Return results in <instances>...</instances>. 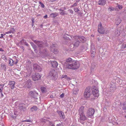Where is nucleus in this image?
<instances>
[{"label":"nucleus","mask_w":126,"mask_h":126,"mask_svg":"<svg viewBox=\"0 0 126 126\" xmlns=\"http://www.w3.org/2000/svg\"><path fill=\"white\" fill-rule=\"evenodd\" d=\"M62 64L65 68L73 70L77 69L80 66L79 63L78 61L74 60L70 58L67 59Z\"/></svg>","instance_id":"1"},{"label":"nucleus","mask_w":126,"mask_h":126,"mask_svg":"<svg viewBox=\"0 0 126 126\" xmlns=\"http://www.w3.org/2000/svg\"><path fill=\"white\" fill-rule=\"evenodd\" d=\"M33 41L37 46L40 53L46 54L47 53L46 47L48 46L47 41H45L44 42L42 41L32 40Z\"/></svg>","instance_id":"2"},{"label":"nucleus","mask_w":126,"mask_h":126,"mask_svg":"<svg viewBox=\"0 0 126 126\" xmlns=\"http://www.w3.org/2000/svg\"><path fill=\"white\" fill-rule=\"evenodd\" d=\"M91 89L89 87L86 88L84 93V97L86 98H89L91 94Z\"/></svg>","instance_id":"3"},{"label":"nucleus","mask_w":126,"mask_h":126,"mask_svg":"<svg viewBox=\"0 0 126 126\" xmlns=\"http://www.w3.org/2000/svg\"><path fill=\"white\" fill-rule=\"evenodd\" d=\"M50 75L51 76V78L53 80H56L57 78V73L55 70L52 69L49 72Z\"/></svg>","instance_id":"4"},{"label":"nucleus","mask_w":126,"mask_h":126,"mask_svg":"<svg viewBox=\"0 0 126 126\" xmlns=\"http://www.w3.org/2000/svg\"><path fill=\"white\" fill-rule=\"evenodd\" d=\"M29 95L35 100H37L39 95L38 93L35 90L30 91L29 93Z\"/></svg>","instance_id":"5"},{"label":"nucleus","mask_w":126,"mask_h":126,"mask_svg":"<svg viewBox=\"0 0 126 126\" xmlns=\"http://www.w3.org/2000/svg\"><path fill=\"white\" fill-rule=\"evenodd\" d=\"M92 91L93 95L94 97H97L99 95V91L98 89L94 86H93L91 91Z\"/></svg>","instance_id":"6"},{"label":"nucleus","mask_w":126,"mask_h":126,"mask_svg":"<svg viewBox=\"0 0 126 126\" xmlns=\"http://www.w3.org/2000/svg\"><path fill=\"white\" fill-rule=\"evenodd\" d=\"M33 66L34 70L36 72H40L42 70L41 67L36 63L34 64Z\"/></svg>","instance_id":"7"},{"label":"nucleus","mask_w":126,"mask_h":126,"mask_svg":"<svg viewBox=\"0 0 126 126\" xmlns=\"http://www.w3.org/2000/svg\"><path fill=\"white\" fill-rule=\"evenodd\" d=\"M94 112V109L93 108H89L86 113L87 116L88 117L91 116L93 115Z\"/></svg>","instance_id":"8"},{"label":"nucleus","mask_w":126,"mask_h":126,"mask_svg":"<svg viewBox=\"0 0 126 126\" xmlns=\"http://www.w3.org/2000/svg\"><path fill=\"white\" fill-rule=\"evenodd\" d=\"M41 77V76L39 73H35L33 74L32 77L33 81H36L40 79Z\"/></svg>","instance_id":"9"},{"label":"nucleus","mask_w":126,"mask_h":126,"mask_svg":"<svg viewBox=\"0 0 126 126\" xmlns=\"http://www.w3.org/2000/svg\"><path fill=\"white\" fill-rule=\"evenodd\" d=\"M23 85L24 87L27 88H30L32 85V81L30 79H29L24 82Z\"/></svg>","instance_id":"10"},{"label":"nucleus","mask_w":126,"mask_h":126,"mask_svg":"<svg viewBox=\"0 0 126 126\" xmlns=\"http://www.w3.org/2000/svg\"><path fill=\"white\" fill-rule=\"evenodd\" d=\"M98 31L100 33L103 34L104 33V29L102 26V25L101 22L99 24L98 26Z\"/></svg>","instance_id":"11"},{"label":"nucleus","mask_w":126,"mask_h":126,"mask_svg":"<svg viewBox=\"0 0 126 126\" xmlns=\"http://www.w3.org/2000/svg\"><path fill=\"white\" fill-rule=\"evenodd\" d=\"M49 63L50 64H51L52 67L54 68H56L58 65L57 62L55 61H52L51 60Z\"/></svg>","instance_id":"12"},{"label":"nucleus","mask_w":126,"mask_h":126,"mask_svg":"<svg viewBox=\"0 0 126 126\" xmlns=\"http://www.w3.org/2000/svg\"><path fill=\"white\" fill-rule=\"evenodd\" d=\"M57 112L61 118L63 119H65V116L63 112L61 111L57 110Z\"/></svg>","instance_id":"13"},{"label":"nucleus","mask_w":126,"mask_h":126,"mask_svg":"<svg viewBox=\"0 0 126 126\" xmlns=\"http://www.w3.org/2000/svg\"><path fill=\"white\" fill-rule=\"evenodd\" d=\"M19 109L21 111H24L26 110V107L25 105L24 104H21L19 105Z\"/></svg>","instance_id":"14"},{"label":"nucleus","mask_w":126,"mask_h":126,"mask_svg":"<svg viewBox=\"0 0 126 126\" xmlns=\"http://www.w3.org/2000/svg\"><path fill=\"white\" fill-rule=\"evenodd\" d=\"M15 82L14 81H11L9 82L8 85H10L11 89H13L15 88Z\"/></svg>","instance_id":"15"},{"label":"nucleus","mask_w":126,"mask_h":126,"mask_svg":"<svg viewBox=\"0 0 126 126\" xmlns=\"http://www.w3.org/2000/svg\"><path fill=\"white\" fill-rule=\"evenodd\" d=\"M79 39L80 42L81 41L82 43H85L86 41V38L83 36L80 35Z\"/></svg>","instance_id":"16"},{"label":"nucleus","mask_w":126,"mask_h":126,"mask_svg":"<svg viewBox=\"0 0 126 126\" xmlns=\"http://www.w3.org/2000/svg\"><path fill=\"white\" fill-rule=\"evenodd\" d=\"M106 2L105 0H99L98 4L101 6L104 5Z\"/></svg>","instance_id":"17"},{"label":"nucleus","mask_w":126,"mask_h":126,"mask_svg":"<svg viewBox=\"0 0 126 126\" xmlns=\"http://www.w3.org/2000/svg\"><path fill=\"white\" fill-rule=\"evenodd\" d=\"M75 47L73 44L70 43L69 46V50L73 51L75 50Z\"/></svg>","instance_id":"18"},{"label":"nucleus","mask_w":126,"mask_h":126,"mask_svg":"<svg viewBox=\"0 0 126 126\" xmlns=\"http://www.w3.org/2000/svg\"><path fill=\"white\" fill-rule=\"evenodd\" d=\"M80 116V121H84L87 119V118L85 115L84 114L79 115Z\"/></svg>","instance_id":"19"},{"label":"nucleus","mask_w":126,"mask_h":126,"mask_svg":"<svg viewBox=\"0 0 126 126\" xmlns=\"http://www.w3.org/2000/svg\"><path fill=\"white\" fill-rule=\"evenodd\" d=\"M115 24L117 25H119L121 22V19L119 18H117L115 19Z\"/></svg>","instance_id":"20"},{"label":"nucleus","mask_w":126,"mask_h":126,"mask_svg":"<svg viewBox=\"0 0 126 126\" xmlns=\"http://www.w3.org/2000/svg\"><path fill=\"white\" fill-rule=\"evenodd\" d=\"M84 107L83 106H81L79 109V114H84L83 113V109Z\"/></svg>","instance_id":"21"},{"label":"nucleus","mask_w":126,"mask_h":126,"mask_svg":"<svg viewBox=\"0 0 126 126\" xmlns=\"http://www.w3.org/2000/svg\"><path fill=\"white\" fill-rule=\"evenodd\" d=\"M80 43V42L79 40H77L74 44L75 48L77 47L79 45V44Z\"/></svg>","instance_id":"22"},{"label":"nucleus","mask_w":126,"mask_h":126,"mask_svg":"<svg viewBox=\"0 0 126 126\" xmlns=\"http://www.w3.org/2000/svg\"><path fill=\"white\" fill-rule=\"evenodd\" d=\"M1 67L2 69H3L4 71H6V65L4 63H1L0 64Z\"/></svg>","instance_id":"23"},{"label":"nucleus","mask_w":126,"mask_h":126,"mask_svg":"<svg viewBox=\"0 0 126 126\" xmlns=\"http://www.w3.org/2000/svg\"><path fill=\"white\" fill-rule=\"evenodd\" d=\"M47 119H49L50 118H46L45 119L42 118L41 119V121L43 122L46 123L47 122H50Z\"/></svg>","instance_id":"24"},{"label":"nucleus","mask_w":126,"mask_h":126,"mask_svg":"<svg viewBox=\"0 0 126 126\" xmlns=\"http://www.w3.org/2000/svg\"><path fill=\"white\" fill-rule=\"evenodd\" d=\"M41 90L42 92L43 93H46L47 91L46 88L44 87H41Z\"/></svg>","instance_id":"25"},{"label":"nucleus","mask_w":126,"mask_h":126,"mask_svg":"<svg viewBox=\"0 0 126 126\" xmlns=\"http://www.w3.org/2000/svg\"><path fill=\"white\" fill-rule=\"evenodd\" d=\"M58 15V14L57 13H53L50 14L52 18L55 17L56 16Z\"/></svg>","instance_id":"26"},{"label":"nucleus","mask_w":126,"mask_h":126,"mask_svg":"<svg viewBox=\"0 0 126 126\" xmlns=\"http://www.w3.org/2000/svg\"><path fill=\"white\" fill-rule=\"evenodd\" d=\"M31 110L32 111H36L37 110V108L36 106H34L31 107Z\"/></svg>","instance_id":"27"},{"label":"nucleus","mask_w":126,"mask_h":126,"mask_svg":"<svg viewBox=\"0 0 126 126\" xmlns=\"http://www.w3.org/2000/svg\"><path fill=\"white\" fill-rule=\"evenodd\" d=\"M56 44H53L52 46H50L51 50H53L54 49L56 48Z\"/></svg>","instance_id":"28"},{"label":"nucleus","mask_w":126,"mask_h":126,"mask_svg":"<svg viewBox=\"0 0 126 126\" xmlns=\"http://www.w3.org/2000/svg\"><path fill=\"white\" fill-rule=\"evenodd\" d=\"M115 34L116 36H118L120 35V32L118 30H116L115 31Z\"/></svg>","instance_id":"29"},{"label":"nucleus","mask_w":126,"mask_h":126,"mask_svg":"<svg viewBox=\"0 0 126 126\" xmlns=\"http://www.w3.org/2000/svg\"><path fill=\"white\" fill-rule=\"evenodd\" d=\"M30 43L33 49H35L36 48H37V46H36L32 42H30Z\"/></svg>","instance_id":"30"},{"label":"nucleus","mask_w":126,"mask_h":126,"mask_svg":"<svg viewBox=\"0 0 126 126\" xmlns=\"http://www.w3.org/2000/svg\"><path fill=\"white\" fill-rule=\"evenodd\" d=\"M95 67V65L94 63H92V64L91 66V71H93L94 70V69Z\"/></svg>","instance_id":"31"},{"label":"nucleus","mask_w":126,"mask_h":126,"mask_svg":"<svg viewBox=\"0 0 126 126\" xmlns=\"http://www.w3.org/2000/svg\"><path fill=\"white\" fill-rule=\"evenodd\" d=\"M116 86H114V87H113V88H110V90L111 92H113L116 89Z\"/></svg>","instance_id":"32"},{"label":"nucleus","mask_w":126,"mask_h":126,"mask_svg":"<svg viewBox=\"0 0 126 126\" xmlns=\"http://www.w3.org/2000/svg\"><path fill=\"white\" fill-rule=\"evenodd\" d=\"M11 60H12V61L9 60V64L10 65L12 66L14 64V61H13L12 59H11Z\"/></svg>","instance_id":"33"},{"label":"nucleus","mask_w":126,"mask_h":126,"mask_svg":"<svg viewBox=\"0 0 126 126\" xmlns=\"http://www.w3.org/2000/svg\"><path fill=\"white\" fill-rule=\"evenodd\" d=\"M51 51L53 52L55 54H56L58 52V50L56 48H55V49H54L53 50Z\"/></svg>","instance_id":"34"},{"label":"nucleus","mask_w":126,"mask_h":126,"mask_svg":"<svg viewBox=\"0 0 126 126\" xmlns=\"http://www.w3.org/2000/svg\"><path fill=\"white\" fill-rule=\"evenodd\" d=\"M11 115L12 118L13 119H15L17 115H14V114H13V113H12L11 114Z\"/></svg>","instance_id":"35"},{"label":"nucleus","mask_w":126,"mask_h":126,"mask_svg":"<svg viewBox=\"0 0 126 126\" xmlns=\"http://www.w3.org/2000/svg\"><path fill=\"white\" fill-rule=\"evenodd\" d=\"M25 40L24 39H22L21 41H20L19 43L21 45H23L25 43Z\"/></svg>","instance_id":"36"},{"label":"nucleus","mask_w":126,"mask_h":126,"mask_svg":"<svg viewBox=\"0 0 126 126\" xmlns=\"http://www.w3.org/2000/svg\"><path fill=\"white\" fill-rule=\"evenodd\" d=\"M80 36V35H79L74 36H73V38L74 39L76 40H78V39H79V38Z\"/></svg>","instance_id":"37"},{"label":"nucleus","mask_w":126,"mask_h":126,"mask_svg":"<svg viewBox=\"0 0 126 126\" xmlns=\"http://www.w3.org/2000/svg\"><path fill=\"white\" fill-rule=\"evenodd\" d=\"M91 53L92 54V57H94V54L95 53V51H94H94H90Z\"/></svg>","instance_id":"38"},{"label":"nucleus","mask_w":126,"mask_h":126,"mask_svg":"<svg viewBox=\"0 0 126 126\" xmlns=\"http://www.w3.org/2000/svg\"><path fill=\"white\" fill-rule=\"evenodd\" d=\"M123 109L124 110H126V102L124 103V104Z\"/></svg>","instance_id":"39"},{"label":"nucleus","mask_w":126,"mask_h":126,"mask_svg":"<svg viewBox=\"0 0 126 126\" xmlns=\"http://www.w3.org/2000/svg\"><path fill=\"white\" fill-rule=\"evenodd\" d=\"M79 91V90H74L73 92V94H77L78 92Z\"/></svg>","instance_id":"40"},{"label":"nucleus","mask_w":126,"mask_h":126,"mask_svg":"<svg viewBox=\"0 0 126 126\" xmlns=\"http://www.w3.org/2000/svg\"><path fill=\"white\" fill-rule=\"evenodd\" d=\"M2 59L4 60H7V57L5 55H2Z\"/></svg>","instance_id":"41"},{"label":"nucleus","mask_w":126,"mask_h":126,"mask_svg":"<svg viewBox=\"0 0 126 126\" xmlns=\"http://www.w3.org/2000/svg\"><path fill=\"white\" fill-rule=\"evenodd\" d=\"M115 8L112 7H110L109 8V10H110V11H113L115 10Z\"/></svg>","instance_id":"42"},{"label":"nucleus","mask_w":126,"mask_h":126,"mask_svg":"<svg viewBox=\"0 0 126 126\" xmlns=\"http://www.w3.org/2000/svg\"><path fill=\"white\" fill-rule=\"evenodd\" d=\"M74 10L76 12H78L79 11V10L77 8H74Z\"/></svg>","instance_id":"43"},{"label":"nucleus","mask_w":126,"mask_h":126,"mask_svg":"<svg viewBox=\"0 0 126 126\" xmlns=\"http://www.w3.org/2000/svg\"><path fill=\"white\" fill-rule=\"evenodd\" d=\"M39 3L40 4L42 8H44V7L45 6L43 3H42L40 2Z\"/></svg>","instance_id":"44"},{"label":"nucleus","mask_w":126,"mask_h":126,"mask_svg":"<svg viewBox=\"0 0 126 126\" xmlns=\"http://www.w3.org/2000/svg\"><path fill=\"white\" fill-rule=\"evenodd\" d=\"M62 78H65V79H66L67 78V76L66 75H63L62 76Z\"/></svg>","instance_id":"45"},{"label":"nucleus","mask_w":126,"mask_h":126,"mask_svg":"<svg viewBox=\"0 0 126 126\" xmlns=\"http://www.w3.org/2000/svg\"><path fill=\"white\" fill-rule=\"evenodd\" d=\"M10 31L12 33H14L15 32V30L14 28H11L10 29Z\"/></svg>","instance_id":"46"},{"label":"nucleus","mask_w":126,"mask_h":126,"mask_svg":"<svg viewBox=\"0 0 126 126\" xmlns=\"http://www.w3.org/2000/svg\"><path fill=\"white\" fill-rule=\"evenodd\" d=\"M110 88H113V87H114V86H116L115 85V84H114V83H113V84H111L110 85Z\"/></svg>","instance_id":"47"},{"label":"nucleus","mask_w":126,"mask_h":126,"mask_svg":"<svg viewBox=\"0 0 126 126\" xmlns=\"http://www.w3.org/2000/svg\"><path fill=\"white\" fill-rule=\"evenodd\" d=\"M56 126H63V125L62 123L61 122V123L57 124Z\"/></svg>","instance_id":"48"},{"label":"nucleus","mask_w":126,"mask_h":126,"mask_svg":"<svg viewBox=\"0 0 126 126\" xmlns=\"http://www.w3.org/2000/svg\"><path fill=\"white\" fill-rule=\"evenodd\" d=\"M23 122H31V121L30 120V119H29V120H27V119L26 120H23L22 121Z\"/></svg>","instance_id":"49"},{"label":"nucleus","mask_w":126,"mask_h":126,"mask_svg":"<svg viewBox=\"0 0 126 126\" xmlns=\"http://www.w3.org/2000/svg\"><path fill=\"white\" fill-rule=\"evenodd\" d=\"M64 94L63 93L60 96V97L61 98H63L64 96Z\"/></svg>","instance_id":"50"},{"label":"nucleus","mask_w":126,"mask_h":126,"mask_svg":"<svg viewBox=\"0 0 126 126\" xmlns=\"http://www.w3.org/2000/svg\"><path fill=\"white\" fill-rule=\"evenodd\" d=\"M117 7L119 9H121L122 8V7L121 5H117Z\"/></svg>","instance_id":"51"},{"label":"nucleus","mask_w":126,"mask_h":126,"mask_svg":"<svg viewBox=\"0 0 126 126\" xmlns=\"http://www.w3.org/2000/svg\"><path fill=\"white\" fill-rule=\"evenodd\" d=\"M60 14L61 15H63L65 14V13H64V12H61L60 13Z\"/></svg>","instance_id":"52"},{"label":"nucleus","mask_w":126,"mask_h":126,"mask_svg":"<svg viewBox=\"0 0 126 126\" xmlns=\"http://www.w3.org/2000/svg\"><path fill=\"white\" fill-rule=\"evenodd\" d=\"M77 5V3H75L73 5H72V7L76 6Z\"/></svg>","instance_id":"53"},{"label":"nucleus","mask_w":126,"mask_h":126,"mask_svg":"<svg viewBox=\"0 0 126 126\" xmlns=\"http://www.w3.org/2000/svg\"><path fill=\"white\" fill-rule=\"evenodd\" d=\"M37 48H35L34 49V51L36 53H37L38 52V50L37 49Z\"/></svg>","instance_id":"54"},{"label":"nucleus","mask_w":126,"mask_h":126,"mask_svg":"<svg viewBox=\"0 0 126 126\" xmlns=\"http://www.w3.org/2000/svg\"><path fill=\"white\" fill-rule=\"evenodd\" d=\"M24 44L27 46L28 47H29V45H28V44L26 42V41L25 40V43H24Z\"/></svg>","instance_id":"55"},{"label":"nucleus","mask_w":126,"mask_h":126,"mask_svg":"<svg viewBox=\"0 0 126 126\" xmlns=\"http://www.w3.org/2000/svg\"><path fill=\"white\" fill-rule=\"evenodd\" d=\"M69 10L70 11V13L71 14H73V10L71 9Z\"/></svg>","instance_id":"56"},{"label":"nucleus","mask_w":126,"mask_h":126,"mask_svg":"<svg viewBox=\"0 0 126 126\" xmlns=\"http://www.w3.org/2000/svg\"><path fill=\"white\" fill-rule=\"evenodd\" d=\"M3 89V87H1V88H0V93H1L2 92V90Z\"/></svg>","instance_id":"57"},{"label":"nucleus","mask_w":126,"mask_h":126,"mask_svg":"<svg viewBox=\"0 0 126 126\" xmlns=\"http://www.w3.org/2000/svg\"><path fill=\"white\" fill-rule=\"evenodd\" d=\"M5 35V34H1V36L0 37V38H3V35Z\"/></svg>","instance_id":"58"},{"label":"nucleus","mask_w":126,"mask_h":126,"mask_svg":"<svg viewBox=\"0 0 126 126\" xmlns=\"http://www.w3.org/2000/svg\"><path fill=\"white\" fill-rule=\"evenodd\" d=\"M11 33H12V32H11V31L10 30L8 32H6L5 33L6 34H8Z\"/></svg>","instance_id":"59"},{"label":"nucleus","mask_w":126,"mask_h":126,"mask_svg":"<svg viewBox=\"0 0 126 126\" xmlns=\"http://www.w3.org/2000/svg\"><path fill=\"white\" fill-rule=\"evenodd\" d=\"M94 51H95V50L94 48H92L91 49V50H90V51H94Z\"/></svg>","instance_id":"60"},{"label":"nucleus","mask_w":126,"mask_h":126,"mask_svg":"<svg viewBox=\"0 0 126 126\" xmlns=\"http://www.w3.org/2000/svg\"><path fill=\"white\" fill-rule=\"evenodd\" d=\"M20 48L22 50H24V47L23 46H20Z\"/></svg>","instance_id":"61"},{"label":"nucleus","mask_w":126,"mask_h":126,"mask_svg":"<svg viewBox=\"0 0 126 126\" xmlns=\"http://www.w3.org/2000/svg\"><path fill=\"white\" fill-rule=\"evenodd\" d=\"M59 10L60 11H62V12H65L64 11V10L62 8L60 9Z\"/></svg>","instance_id":"62"},{"label":"nucleus","mask_w":126,"mask_h":126,"mask_svg":"<svg viewBox=\"0 0 126 126\" xmlns=\"http://www.w3.org/2000/svg\"><path fill=\"white\" fill-rule=\"evenodd\" d=\"M122 47L124 48H126V45L125 44L123 45Z\"/></svg>","instance_id":"63"},{"label":"nucleus","mask_w":126,"mask_h":126,"mask_svg":"<svg viewBox=\"0 0 126 126\" xmlns=\"http://www.w3.org/2000/svg\"><path fill=\"white\" fill-rule=\"evenodd\" d=\"M4 50L2 49V48H0V51H1L2 52L4 51Z\"/></svg>","instance_id":"64"}]
</instances>
